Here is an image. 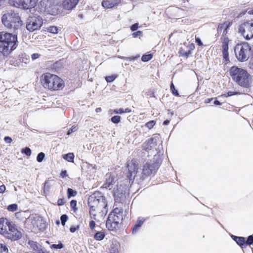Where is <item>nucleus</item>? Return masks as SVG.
Returning a JSON list of instances; mask_svg holds the SVG:
<instances>
[{
  "label": "nucleus",
  "mask_w": 253,
  "mask_h": 253,
  "mask_svg": "<svg viewBox=\"0 0 253 253\" xmlns=\"http://www.w3.org/2000/svg\"><path fill=\"white\" fill-rule=\"evenodd\" d=\"M238 94H239V92L237 91H229L227 92V94H224L222 95V96L227 97L232 95H237Z\"/></svg>",
  "instance_id": "obj_46"
},
{
  "label": "nucleus",
  "mask_w": 253,
  "mask_h": 253,
  "mask_svg": "<svg viewBox=\"0 0 253 253\" xmlns=\"http://www.w3.org/2000/svg\"><path fill=\"white\" fill-rule=\"evenodd\" d=\"M229 74L233 80L239 85L249 88L252 84L251 75L245 69L232 66L229 70Z\"/></svg>",
  "instance_id": "obj_2"
},
{
  "label": "nucleus",
  "mask_w": 253,
  "mask_h": 253,
  "mask_svg": "<svg viewBox=\"0 0 253 253\" xmlns=\"http://www.w3.org/2000/svg\"><path fill=\"white\" fill-rule=\"evenodd\" d=\"M116 78V76L115 75H112L106 77L105 80L107 83H112L115 80Z\"/></svg>",
  "instance_id": "obj_48"
},
{
  "label": "nucleus",
  "mask_w": 253,
  "mask_h": 253,
  "mask_svg": "<svg viewBox=\"0 0 253 253\" xmlns=\"http://www.w3.org/2000/svg\"><path fill=\"white\" fill-rule=\"evenodd\" d=\"M122 211H121L118 208H116L113 210V211L110 214H114L115 215H122Z\"/></svg>",
  "instance_id": "obj_50"
},
{
  "label": "nucleus",
  "mask_w": 253,
  "mask_h": 253,
  "mask_svg": "<svg viewBox=\"0 0 253 253\" xmlns=\"http://www.w3.org/2000/svg\"><path fill=\"white\" fill-rule=\"evenodd\" d=\"M231 237L239 246H240L242 248H243V246L245 245V238L243 237H238L235 235H232Z\"/></svg>",
  "instance_id": "obj_23"
},
{
  "label": "nucleus",
  "mask_w": 253,
  "mask_h": 253,
  "mask_svg": "<svg viewBox=\"0 0 253 253\" xmlns=\"http://www.w3.org/2000/svg\"><path fill=\"white\" fill-rule=\"evenodd\" d=\"M5 38L4 32H0V53H1L3 56H8V53L6 51H4L3 50V45H6L5 40L4 39Z\"/></svg>",
  "instance_id": "obj_21"
},
{
  "label": "nucleus",
  "mask_w": 253,
  "mask_h": 253,
  "mask_svg": "<svg viewBox=\"0 0 253 253\" xmlns=\"http://www.w3.org/2000/svg\"><path fill=\"white\" fill-rule=\"evenodd\" d=\"M138 164L135 160H129L127 163V173L126 177L129 180V183L133 182L138 169Z\"/></svg>",
  "instance_id": "obj_11"
},
{
  "label": "nucleus",
  "mask_w": 253,
  "mask_h": 253,
  "mask_svg": "<svg viewBox=\"0 0 253 253\" xmlns=\"http://www.w3.org/2000/svg\"><path fill=\"white\" fill-rule=\"evenodd\" d=\"M162 163L161 159L159 156L155 155L153 159L147 162L143 166L142 169V179H145V176L154 175L159 169Z\"/></svg>",
  "instance_id": "obj_6"
},
{
  "label": "nucleus",
  "mask_w": 253,
  "mask_h": 253,
  "mask_svg": "<svg viewBox=\"0 0 253 253\" xmlns=\"http://www.w3.org/2000/svg\"><path fill=\"white\" fill-rule=\"evenodd\" d=\"M45 154L43 152H40L38 154L37 157V161L41 163L43 159L44 158Z\"/></svg>",
  "instance_id": "obj_40"
},
{
  "label": "nucleus",
  "mask_w": 253,
  "mask_h": 253,
  "mask_svg": "<svg viewBox=\"0 0 253 253\" xmlns=\"http://www.w3.org/2000/svg\"><path fill=\"white\" fill-rule=\"evenodd\" d=\"M28 244L30 246V248L35 252H38L40 248L42 247V246L39 245L38 243L32 240H29Z\"/></svg>",
  "instance_id": "obj_25"
},
{
  "label": "nucleus",
  "mask_w": 253,
  "mask_h": 253,
  "mask_svg": "<svg viewBox=\"0 0 253 253\" xmlns=\"http://www.w3.org/2000/svg\"><path fill=\"white\" fill-rule=\"evenodd\" d=\"M114 112L115 114H122L124 113V109L123 108H120V109H116L114 110Z\"/></svg>",
  "instance_id": "obj_53"
},
{
  "label": "nucleus",
  "mask_w": 253,
  "mask_h": 253,
  "mask_svg": "<svg viewBox=\"0 0 253 253\" xmlns=\"http://www.w3.org/2000/svg\"><path fill=\"white\" fill-rule=\"evenodd\" d=\"M238 32L247 40L253 38V19L241 23Z\"/></svg>",
  "instance_id": "obj_8"
},
{
  "label": "nucleus",
  "mask_w": 253,
  "mask_h": 253,
  "mask_svg": "<svg viewBox=\"0 0 253 253\" xmlns=\"http://www.w3.org/2000/svg\"><path fill=\"white\" fill-rule=\"evenodd\" d=\"M51 187V185L47 181H45L43 186V191L44 192H48Z\"/></svg>",
  "instance_id": "obj_42"
},
{
  "label": "nucleus",
  "mask_w": 253,
  "mask_h": 253,
  "mask_svg": "<svg viewBox=\"0 0 253 253\" xmlns=\"http://www.w3.org/2000/svg\"><path fill=\"white\" fill-rule=\"evenodd\" d=\"M155 124H156L155 121L152 120V121H150L147 122L145 126L146 127H147L149 129H151L155 125Z\"/></svg>",
  "instance_id": "obj_47"
},
{
  "label": "nucleus",
  "mask_w": 253,
  "mask_h": 253,
  "mask_svg": "<svg viewBox=\"0 0 253 253\" xmlns=\"http://www.w3.org/2000/svg\"><path fill=\"white\" fill-rule=\"evenodd\" d=\"M89 227L90 228V229L91 230H93L95 226V223L93 220H91L89 222Z\"/></svg>",
  "instance_id": "obj_57"
},
{
  "label": "nucleus",
  "mask_w": 253,
  "mask_h": 253,
  "mask_svg": "<svg viewBox=\"0 0 253 253\" xmlns=\"http://www.w3.org/2000/svg\"><path fill=\"white\" fill-rule=\"evenodd\" d=\"M195 41L197 44L199 46H202L203 45L202 42L199 38H195Z\"/></svg>",
  "instance_id": "obj_56"
},
{
  "label": "nucleus",
  "mask_w": 253,
  "mask_h": 253,
  "mask_svg": "<svg viewBox=\"0 0 253 253\" xmlns=\"http://www.w3.org/2000/svg\"><path fill=\"white\" fill-rule=\"evenodd\" d=\"M5 189L6 188L4 185L2 184L0 185V193H3L5 190Z\"/></svg>",
  "instance_id": "obj_63"
},
{
  "label": "nucleus",
  "mask_w": 253,
  "mask_h": 253,
  "mask_svg": "<svg viewBox=\"0 0 253 253\" xmlns=\"http://www.w3.org/2000/svg\"><path fill=\"white\" fill-rule=\"evenodd\" d=\"M160 137L159 136H155L147 140L142 144L143 149L145 150H151L155 148L157 145Z\"/></svg>",
  "instance_id": "obj_14"
},
{
  "label": "nucleus",
  "mask_w": 253,
  "mask_h": 253,
  "mask_svg": "<svg viewBox=\"0 0 253 253\" xmlns=\"http://www.w3.org/2000/svg\"><path fill=\"white\" fill-rule=\"evenodd\" d=\"M120 0H103L102 5L106 8H112L120 3Z\"/></svg>",
  "instance_id": "obj_17"
},
{
  "label": "nucleus",
  "mask_w": 253,
  "mask_h": 253,
  "mask_svg": "<svg viewBox=\"0 0 253 253\" xmlns=\"http://www.w3.org/2000/svg\"><path fill=\"white\" fill-rule=\"evenodd\" d=\"M5 38L6 45H3V50L8 53V55L15 50L18 45L17 35L12 33L4 32Z\"/></svg>",
  "instance_id": "obj_7"
},
{
  "label": "nucleus",
  "mask_w": 253,
  "mask_h": 253,
  "mask_svg": "<svg viewBox=\"0 0 253 253\" xmlns=\"http://www.w3.org/2000/svg\"><path fill=\"white\" fill-rule=\"evenodd\" d=\"M145 95L147 97H154V92L153 89L149 88L146 90L145 92Z\"/></svg>",
  "instance_id": "obj_35"
},
{
  "label": "nucleus",
  "mask_w": 253,
  "mask_h": 253,
  "mask_svg": "<svg viewBox=\"0 0 253 253\" xmlns=\"http://www.w3.org/2000/svg\"><path fill=\"white\" fill-rule=\"evenodd\" d=\"M228 28V25H227V23H224L223 24H219L217 27V31L219 32H221V31L223 30V29H224V31H223V33H227V29Z\"/></svg>",
  "instance_id": "obj_30"
},
{
  "label": "nucleus",
  "mask_w": 253,
  "mask_h": 253,
  "mask_svg": "<svg viewBox=\"0 0 253 253\" xmlns=\"http://www.w3.org/2000/svg\"><path fill=\"white\" fill-rule=\"evenodd\" d=\"M145 220V219L143 217H139L138 218L132 229V233L133 234H135L137 233L143 224Z\"/></svg>",
  "instance_id": "obj_18"
},
{
  "label": "nucleus",
  "mask_w": 253,
  "mask_h": 253,
  "mask_svg": "<svg viewBox=\"0 0 253 253\" xmlns=\"http://www.w3.org/2000/svg\"><path fill=\"white\" fill-rule=\"evenodd\" d=\"M41 82L44 88L52 90L61 89L64 87V82L61 78L50 73L43 74Z\"/></svg>",
  "instance_id": "obj_4"
},
{
  "label": "nucleus",
  "mask_w": 253,
  "mask_h": 253,
  "mask_svg": "<svg viewBox=\"0 0 253 253\" xmlns=\"http://www.w3.org/2000/svg\"><path fill=\"white\" fill-rule=\"evenodd\" d=\"M121 120V117L119 116H114L111 119V121L114 124H118Z\"/></svg>",
  "instance_id": "obj_41"
},
{
  "label": "nucleus",
  "mask_w": 253,
  "mask_h": 253,
  "mask_svg": "<svg viewBox=\"0 0 253 253\" xmlns=\"http://www.w3.org/2000/svg\"><path fill=\"white\" fill-rule=\"evenodd\" d=\"M8 249L6 245L0 244V253H8Z\"/></svg>",
  "instance_id": "obj_36"
},
{
  "label": "nucleus",
  "mask_w": 253,
  "mask_h": 253,
  "mask_svg": "<svg viewBox=\"0 0 253 253\" xmlns=\"http://www.w3.org/2000/svg\"><path fill=\"white\" fill-rule=\"evenodd\" d=\"M253 244V235H250L248 236L247 240H245V244L248 245H251Z\"/></svg>",
  "instance_id": "obj_45"
},
{
  "label": "nucleus",
  "mask_w": 253,
  "mask_h": 253,
  "mask_svg": "<svg viewBox=\"0 0 253 253\" xmlns=\"http://www.w3.org/2000/svg\"><path fill=\"white\" fill-rule=\"evenodd\" d=\"M88 205L91 217L96 220V216H105L107 212V203L105 197L101 192L96 191L88 198Z\"/></svg>",
  "instance_id": "obj_1"
},
{
  "label": "nucleus",
  "mask_w": 253,
  "mask_h": 253,
  "mask_svg": "<svg viewBox=\"0 0 253 253\" xmlns=\"http://www.w3.org/2000/svg\"><path fill=\"white\" fill-rule=\"evenodd\" d=\"M139 28L138 23H135L130 27V30L132 31H136Z\"/></svg>",
  "instance_id": "obj_52"
},
{
  "label": "nucleus",
  "mask_w": 253,
  "mask_h": 253,
  "mask_svg": "<svg viewBox=\"0 0 253 253\" xmlns=\"http://www.w3.org/2000/svg\"><path fill=\"white\" fill-rule=\"evenodd\" d=\"M137 57L136 56H131L129 57H122L121 58L125 59L126 61L135 60Z\"/></svg>",
  "instance_id": "obj_54"
},
{
  "label": "nucleus",
  "mask_w": 253,
  "mask_h": 253,
  "mask_svg": "<svg viewBox=\"0 0 253 253\" xmlns=\"http://www.w3.org/2000/svg\"><path fill=\"white\" fill-rule=\"evenodd\" d=\"M18 209V206L16 204H12L8 206L7 209L9 211L14 212Z\"/></svg>",
  "instance_id": "obj_33"
},
{
  "label": "nucleus",
  "mask_w": 253,
  "mask_h": 253,
  "mask_svg": "<svg viewBox=\"0 0 253 253\" xmlns=\"http://www.w3.org/2000/svg\"><path fill=\"white\" fill-rule=\"evenodd\" d=\"M64 204V202L63 199H59L57 201V205L58 206H62Z\"/></svg>",
  "instance_id": "obj_62"
},
{
  "label": "nucleus",
  "mask_w": 253,
  "mask_h": 253,
  "mask_svg": "<svg viewBox=\"0 0 253 253\" xmlns=\"http://www.w3.org/2000/svg\"><path fill=\"white\" fill-rule=\"evenodd\" d=\"M6 238L11 241H17L22 237V233L20 231H15L14 232H8V230L3 235Z\"/></svg>",
  "instance_id": "obj_16"
},
{
  "label": "nucleus",
  "mask_w": 253,
  "mask_h": 253,
  "mask_svg": "<svg viewBox=\"0 0 253 253\" xmlns=\"http://www.w3.org/2000/svg\"><path fill=\"white\" fill-rule=\"evenodd\" d=\"M68 217L66 214H62L60 217L61 224L63 226H64L65 225L66 222L68 220Z\"/></svg>",
  "instance_id": "obj_38"
},
{
  "label": "nucleus",
  "mask_w": 253,
  "mask_h": 253,
  "mask_svg": "<svg viewBox=\"0 0 253 253\" xmlns=\"http://www.w3.org/2000/svg\"><path fill=\"white\" fill-rule=\"evenodd\" d=\"M79 0H62L63 8L67 10L75 8L78 4Z\"/></svg>",
  "instance_id": "obj_15"
},
{
  "label": "nucleus",
  "mask_w": 253,
  "mask_h": 253,
  "mask_svg": "<svg viewBox=\"0 0 253 253\" xmlns=\"http://www.w3.org/2000/svg\"><path fill=\"white\" fill-rule=\"evenodd\" d=\"M4 140L5 142L7 144L11 143L12 141V138L9 136L4 137Z\"/></svg>",
  "instance_id": "obj_55"
},
{
  "label": "nucleus",
  "mask_w": 253,
  "mask_h": 253,
  "mask_svg": "<svg viewBox=\"0 0 253 253\" xmlns=\"http://www.w3.org/2000/svg\"><path fill=\"white\" fill-rule=\"evenodd\" d=\"M47 66L52 70H56L60 68L61 63L60 61H57L53 63L52 61H48L47 63Z\"/></svg>",
  "instance_id": "obj_26"
},
{
  "label": "nucleus",
  "mask_w": 253,
  "mask_h": 253,
  "mask_svg": "<svg viewBox=\"0 0 253 253\" xmlns=\"http://www.w3.org/2000/svg\"><path fill=\"white\" fill-rule=\"evenodd\" d=\"M170 89L173 95H174L176 96H179V93L178 90H177L174 87V85L173 83H171L170 85Z\"/></svg>",
  "instance_id": "obj_37"
},
{
  "label": "nucleus",
  "mask_w": 253,
  "mask_h": 253,
  "mask_svg": "<svg viewBox=\"0 0 253 253\" xmlns=\"http://www.w3.org/2000/svg\"><path fill=\"white\" fill-rule=\"evenodd\" d=\"M77 205V201L76 200H73L70 202V206L72 208H74Z\"/></svg>",
  "instance_id": "obj_61"
},
{
  "label": "nucleus",
  "mask_w": 253,
  "mask_h": 253,
  "mask_svg": "<svg viewBox=\"0 0 253 253\" xmlns=\"http://www.w3.org/2000/svg\"><path fill=\"white\" fill-rule=\"evenodd\" d=\"M21 152L27 156H29L31 155V150L29 147H26L23 149Z\"/></svg>",
  "instance_id": "obj_43"
},
{
  "label": "nucleus",
  "mask_w": 253,
  "mask_h": 253,
  "mask_svg": "<svg viewBox=\"0 0 253 253\" xmlns=\"http://www.w3.org/2000/svg\"><path fill=\"white\" fill-rule=\"evenodd\" d=\"M63 247V245L61 243H60L58 244H52L50 246V248L54 249H61Z\"/></svg>",
  "instance_id": "obj_44"
},
{
  "label": "nucleus",
  "mask_w": 253,
  "mask_h": 253,
  "mask_svg": "<svg viewBox=\"0 0 253 253\" xmlns=\"http://www.w3.org/2000/svg\"><path fill=\"white\" fill-rule=\"evenodd\" d=\"M122 220V215L109 214L106 222V228L111 231L115 230Z\"/></svg>",
  "instance_id": "obj_12"
},
{
  "label": "nucleus",
  "mask_w": 253,
  "mask_h": 253,
  "mask_svg": "<svg viewBox=\"0 0 253 253\" xmlns=\"http://www.w3.org/2000/svg\"><path fill=\"white\" fill-rule=\"evenodd\" d=\"M38 0H23V9H28L35 7Z\"/></svg>",
  "instance_id": "obj_19"
},
{
  "label": "nucleus",
  "mask_w": 253,
  "mask_h": 253,
  "mask_svg": "<svg viewBox=\"0 0 253 253\" xmlns=\"http://www.w3.org/2000/svg\"><path fill=\"white\" fill-rule=\"evenodd\" d=\"M42 25V19L39 16H30L27 20L26 28L30 32L39 30Z\"/></svg>",
  "instance_id": "obj_10"
},
{
  "label": "nucleus",
  "mask_w": 253,
  "mask_h": 253,
  "mask_svg": "<svg viewBox=\"0 0 253 253\" xmlns=\"http://www.w3.org/2000/svg\"><path fill=\"white\" fill-rule=\"evenodd\" d=\"M142 34V32L141 31H137L136 32H133L132 34V36L133 37V38H136L138 36H141Z\"/></svg>",
  "instance_id": "obj_51"
},
{
  "label": "nucleus",
  "mask_w": 253,
  "mask_h": 253,
  "mask_svg": "<svg viewBox=\"0 0 253 253\" xmlns=\"http://www.w3.org/2000/svg\"><path fill=\"white\" fill-rule=\"evenodd\" d=\"M129 196L128 186L122 184L117 185L114 190V197L115 202L122 203Z\"/></svg>",
  "instance_id": "obj_9"
},
{
  "label": "nucleus",
  "mask_w": 253,
  "mask_h": 253,
  "mask_svg": "<svg viewBox=\"0 0 253 253\" xmlns=\"http://www.w3.org/2000/svg\"><path fill=\"white\" fill-rule=\"evenodd\" d=\"M38 253H49V252L46 250L44 248H40V250L38 251Z\"/></svg>",
  "instance_id": "obj_59"
},
{
  "label": "nucleus",
  "mask_w": 253,
  "mask_h": 253,
  "mask_svg": "<svg viewBox=\"0 0 253 253\" xmlns=\"http://www.w3.org/2000/svg\"><path fill=\"white\" fill-rule=\"evenodd\" d=\"M9 220L5 218H0V233L3 235L7 230V226L9 223Z\"/></svg>",
  "instance_id": "obj_20"
},
{
  "label": "nucleus",
  "mask_w": 253,
  "mask_h": 253,
  "mask_svg": "<svg viewBox=\"0 0 253 253\" xmlns=\"http://www.w3.org/2000/svg\"><path fill=\"white\" fill-rule=\"evenodd\" d=\"M115 183L114 178L113 176H109L103 184V187L106 189H111L113 188V186Z\"/></svg>",
  "instance_id": "obj_24"
},
{
  "label": "nucleus",
  "mask_w": 253,
  "mask_h": 253,
  "mask_svg": "<svg viewBox=\"0 0 253 253\" xmlns=\"http://www.w3.org/2000/svg\"><path fill=\"white\" fill-rule=\"evenodd\" d=\"M28 220L31 222L33 228H37L40 230H42L45 227V221L42 217L37 214L31 215Z\"/></svg>",
  "instance_id": "obj_13"
},
{
  "label": "nucleus",
  "mask_w": 253,
  "mask_h": 253,
  "mask_svg": "<svg viewBox=\"0 0 253 253\" xmlns=\"http://www.w3.org/2000/svg\"><path fill=\"white\" fill-rule=\"evenodd\" d=\"M153 57V55L152 54H144L142 55L141 57V60L143 62H147L150 60Z\"/></svg>",
  "instance_id": "obj_34"
},
{
  "label": "nucleus",
  "mask_w": 253,
  "mask_h": 253,
  "mask_svg": "<svg viewBox=\"0 0 253 253\" xmlns=\"http://www.w3.org/2000/svg\"><path fill=\"white\" fill-rule=\"evenodd\" d=\"M234 52L237 60L242 62L247 61L252 53V47L247 42L238 43L234 47Z\"/></svg>",
  "instance_id": "obj_5"
},
{
  "label": "nucleus",
  "mask_w": 253,
  "mask_h": 253,
  "mask_svg": "<svg viewBox=\"0 0 253 253\" xmlns=\"http://www.w3.org/2000/svg\"><path fill=\"white\" fill-rule=\"evenodd\" d=\"M78 228V226H77V227L72 226V227H70V231L71 232L74 233L77 230Z\"/></svg>",
  "instance_id": "obj_64"
},
{
  "label": "nucleus",
  "mask_w": 253,
  "mask_h": 253,
  "mask_svg": "<svg viewBox=\"0 0 253 253\" xmlns=\"http://www.w3.org/2000/svg\"><path fill=\"white\" fill-rule=\"evenodd\" d=\"M8 232H14L15 231H18V229L16 228V226L14 224L12 223V222L9 221L8 225L7 226Z\"/></svg>",
  "instance_id": "obj_31"
},
{
  "label": "nucleus",
  "mask_w": 253,
  "mask_h": 253,
  "mask_svg": "<svg viewBox=\"0 0 253 253\" xmlns=\"http://www.w3.org/2000/svg\"><path fill=\"white\" fill-rule=\"evenodd\" d=\"M60 175L62 177L64 178L67 176V172L66 170H62L60 173Z\"/></svg>",
  "instance_id": "obj_60"
},
{
  "label": "nucleus",
  "mask_w": 253,
  "mask_h": 253,
  "mask_svg": "<svg viewBox=\"0 0 253 253\" xmlns=\"http://www.w3.org/2000/svg\"><path fill=\"white\" fill-rule=\"evenodd\" d=\"M40 55L38 53H33L32 55H31V58L32 59L34 60H36L37 59V58H38L39 57H40Z\"/></svg>",
  "instance_id": "obj_58"
},
{
  "label": "nucleus",
  "mask_w": 253,
  "mask_h": 253,
  "mask_svg": "<svg viewBox=\"0 0 253 253\" xmlns=\"http://www.w3.org/2000/svg\"><path fill=\"white\" fill-rule=\"evenodd\" d=\"M63 158L69 162H74L75 158L74 154L73 153H69L62 156Z\"/></svg>",
  "instance_id": "obj_28"
},
{
  "label": "nucleus",
  "mask_w": 253,
  "mask_h": 253,
  "mask_svg": "<svg viewBox=\"0 0 253 253\" xmlns=\"http://www.w3.org/2000/svg\"><path fill=\"white\" fill-rule=\"evenodd\" d=\"M58 30V28L56 26H50L47 29V31L52 34H57Z\"/></svg>",
  "instance_id": "obj_39"
},
{
  "label": "nucleus",
  "mask_w": 253,
  "mask_h": 253,
  "mask_svg": "<svg viewBox=\"0 0 253 253\" xmlns=\"http://www.w3.org/2000/svg\"><path fill=\"white\" fill-rule=\"evenodd\" d=\"M78 129L77 126H73L69 129L68 130L67 134L68 135H70L72 132L76 131Z\"/></svg>",
  "instance_id": "obj_49"
},
{
  "label": "nucleus",
  "mask_w": 253,
  "mask_h": 253,
  "mask_svg": "<svg viewBox=\"0 0 253 253\" xmlns=\"http://www.w3.org/2000/svg\"><path fill=\"white\" fill-rule=\"evenodd\" d=\"M222 56L223 59L225 61H229V53H228V43L226 41H224L222 45Z\"/></svg>",
  "instance_id": "obj_22"
},
{
  "label": "nucleus",
  "mask_w": 253,
  "mask_h": 253,
  "mask_svg": "<svg viewBox=\"0 0 253 253\" xmlns=\"http://www.w3.org/2000/svg\"><path fill=\"white\" fill-rule=\"evenodd\" d=\"M23 0H9V3L14 7L23 8Z\"/></svg>",
  "instance_id": "obj_27"
},
{
  "label": "nucleus",
  "mask_w": 253,
  "mask_h": 253,
  "mask_svg": "<svg viewBox=\"0 0 253 253\" xmlns=\"http://www.w3.org/2000/svg\"><path fill=\"white\" fill-rule=\"evenodd\" d=\"M77 194L76 191L73 190L72 188H68L67 189V195L68 198H70L71 197H75Z\"/></svg>",
  "instance_id": "obj_32"
},
{
  "label": "nucleus",
  "mask_w": 253,
  "mask_h": 253,
  "mask_svg": "<svg viewBox=\"0 0 253 253\" xmlns=\"http://www.w3.org/2000/svg\"><path fill=\"white\" fill-rule=\"evenodd\" d=\"M105 236L103 232L97 231L94 235V239L97 241L102 240Z\"/></svg>",
  "instance_id": "obj_29"
},
{
  "label": "nucleus",
  "mask_w": 253,
  "mask_h": 253,
  "mask_svg": "<svg viewBox=\"0 0 253 253\" xmlns=\"http://www.w3.org/2000/svg\"><path fill=\"white\" fill-rule=\"evenodd\" d=\"M1 22L6 28L14 32H15L21 26L22 22L19 13L12 10L2 15Z\"/></svg>",
  "instance_id": "obj_3"
}]
</instances>
